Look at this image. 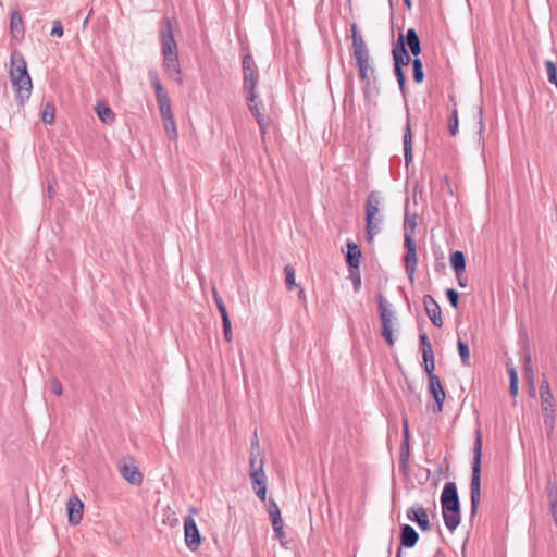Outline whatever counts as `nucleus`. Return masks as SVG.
<instances>
[{
    "label": "nucleus",
    "mask_w": 557,
    "mask_h": 557,
    "mask_svg": "<svg viewBox=\"0 0 557 557\" xmlns=\"http://www.w3.org/2000/svg\"><path fill=\"white\" fill-rule=\"evenodd\" d=\"M163 66L170 77L178 84L183 83L182 71L178 61L177 45L173 35V23L169 17H164L161 22L160 30Z\"/></svg>",
    "instance_id": "nucleus-1"
},
{
    "label": "nucleus",
    "mask_w": 557,
    "mask_h": 557,
    "mask_svg": "<svg viewBox=\"0 0 557 557\" xmlns=\"http://www.w3.org/2000/svg\"><path fill=\"white\" fill-rule=\"evenodd\" d=\"M9 77L15 90V98L20 106H24L32 95L33 84L27 72V64L23 54L14 50L11 53V67Z\"/></svg>",
    "instance_id": "nucleus-2"
},
{
    "label": "nucleus",
    "mask_w": 557,
    "mask_h": 557,
    "mask_svg": "<svg viewBox=\"0 0 557 557\" xmlns=\"http://www.w3.org/2000/svg\"><path fill=\"white\" fill-rule=\"evenodd\" d=\"M441 505L444 523L450 532H454L460 524V503L454 482H447L444 485Z\"/></svg>",
    "instance_id": "nucleus-3"
},
{
    "label": "nucleus",
    "mask_w": 557,
    "mask_h": 557,
    "mask_svg": "<svg viewBox=\"0 0 557 557\" xmlns=\"http://www.w3.org/2000/svg\"><path fill=\"white\" fill-rule=\"evenodd\" d=\"M481 456H482V435L481 431H476L475 441L473 444V462H472V476L470 483L471 491V513L475 515L480 498H481Z\"/></svg>",
    "instance_id": "nucleus-4"
},
{
    "label": "nucleus",
    "mask_w": 557,
    "mask_h": 557,
    "mask_svg": "<svg viewBox=\"0 0 557 557\" xmlns=\"http://www.w3.org/2000/svg\"><path fill=\"white\" fill-rule=\"evenodd\" d=\"M351 38H352V55L356 60V64L359 71V77L362 82H366L369 85V75L368 72L371 70L374 71L370 66V54L368 47L360 34L357 24L351 25Z\"/></svg>",
    "instance_id": "nucleus-5"
},
{
    "label": "nucleus",
    "mask_w": 557,
    "mask_h": 557,
    "mask_svg": "<svg viewBox=\"0 0 557 557\" xmlns=\"http://www.w3.org/2000/svg\"><path fill=\"white\" fill-rule=\"evenodd\" d=\"M381 193L372 190L366 200L364 212H366V236L367 240L371 243L375 235L381 232V227L377 222H374V215L380 214L381 207Z\"/></svg>",
    "instance_id": "nucleus-6"
},
{
    "label": "nucleus",
    "mask_w": 557,
    "mask_h": 557,
    "mask_svg": "<svg viewBox=\"0 0 557 557\" xmlns=\"http://www.w3.org/2000/svg\"><path fill=\"white\" fill-rule=\"evenodd\" d=\"M376 299L377 311L381 320V335L389 346H393L395 343L393 335V326L396 320L395 312L392 309V305L381 293L376 295Z\"/></svg>",
    "instance_id": "nucleus-7"
},
{
    "label": "nucleus",
    "mask_w": 557,
    "mask_h": 557,
    "mask_svg": "<svg viewBox=\"0 0 557 557\" xmlns=\"http://www.w3.org/2000/svg\"><path fill=\"white\" fill-rule=\"evenodd\" d=\"M243 87L246 94L256 92L259 83V70L250 53L243 57Z\"/></svg>",
    "instance_id": "nucleus-8"
},
{
    "label": "nucleus",
    "mask_w": 557,
    "mask_h": 557,
    "mask_svg": "<svg viewBox=\"0 0 557 557\" xmlns=\"http://www.w3.org/2000/svg\"><path fill=\"white\" fill-rule=\"evenodd\" d=\"M263 456L260 449L259 441L257 438V434L255 433V437L251 441V451L249 459V475L251 478L263 476Z\"/></svg>",
    "instance_id": "nucleus-9"
},
{
    "label": "nucleus",
    "mask_w": 557,
    "mask_h": 557,
    "mask_svg": "<svg viewBox=\"0 0 557 557\" xmlns=\"http://www.w3.org/2000/svg\"><path fill=\"white\" fill-rule=\"evenodd\" d=\"M184 536L186 546L196 552L201 544V535L195 519L190 516L184 519Z\"/></svg>",
    "instance_id": "nucleus-10"
},
{
    "label": "nucleus",
    "mask_w": 557,
    "mask_h": 557,
    "mask_svg": "<svg viewBox=\"0 0 557 557\" xmlns=\"http://www.w3.org/2000/svg\"><path fill=\"white\" fill-rule=\"evenodd\" d=\"M406 253L404 257L405 270L410 281H413V275L417 268V249L416 242L411 235H405Z\"/></svg>",
    "instance_id": "nucleus-11"
},
{
    "label": "nucleus",
    "mask_w": 557,
    "mask_h": 557,
    "mask_svg": "<svg viewBox=\"0 0 557 557\" xmlns=\"http://www.w3.org/2000/svg\"><path fill=\"white\" fill-rule=\"evenodd\" d=\"M246 98L251 114L257 120L261 133L264 134L269 126V117L261 113V109L263 108L262 102L257 100V92L247 94Z\"/></svg>",
    "instance_id": "nucleus-12"
},
{
    "label": "nucleus",
    "mask_w": 557,
    "mask_h": 557,
    "mask_svg": "<svg viewBox=\"0 0 557 557\" xmlns=\"http://www.w3.org/2000/svg\"><path fill=\"white\" fill-rule=\"evenodd\" d=\"M541 410L547 436L550 437L555 430V403L553 398L541 399Z\"/></svg>",
    "instance_id": "nucleus-13"
},
{
    "label": "nucleus",
    "mask_w": 557,
    "mask_h": 557,
    "mask_svg": "<svg viewBox=\"0 0 557 557\" xmlns=\"http://www.w3.org/2000/svg\"><path fill=\"white\" fill-rule=\"evenodd\" d=\"M121 475L133 485L143 483V474L132 459H124L120 466Z\"/></svg>",
    "instance_id": "nucleus-14"
},
{
    "label": "nucleus",
    "mask_w": 557,
    "mask_h": 557,
    "mask_svg": "<svg viewBox=\"0 0 557 557\" xmlns=\"http://www.w3.org/2000/svg\"><path fill=\"white\" fill-rule=\"evenodd\" d=\"M423 305L425 312L431 320V322L437 326H443V319H442V312L441 308L437 304V301L431 296V295H424L423 297Z\"/></svg>",
    "instance_id": "nucleus-15"
},
{
    "label": "nucleus",
    "mask_w": 557,
    "mask_h": 557,
    "mask_svg": "<svg viewBox=\"0 0 557 557\" xmlns=\"http://www.w3.org/2000/svg\"><path fill=\"white\" fill-rule=\"evenodd\" d=\"M429 380V391L432 394L435 403L436 408L434 409L435 412H441L443 409V404L445 400V392L442 386L441 380L437 375H432V377Z\"/></svg>",
    "instance_id": "nucleus-16"
},
{
    "label": "nucleus",
    "mask_w": 557,
    "mask_h": 557,
    "mask_svg": "<svg viewBox=\"0 0 557 557\" xmlns=\"http://www.w3.org/2000/svg\"><path fill=\"white\" fill-rule=\"evenodd\" d=\"M394 65L404 67L407 66L411 60L405 44H404V35H399L397 44L394 46L392 50Z\"/></svg>",
    "instance_id": "nucleus-17"
},
{
    "label": "nucleus",
    "mask_w": 557,
    "mask_h": 557,
    "mask_svg": "<svg viewBox=\"0 0 557 557\" xmlns=\"http://www.w3.org/2000/svg\"><path fill=\"white\" fill-rule=\"evenodd\" d=\"M408 520L416 522L422 531L430 529V521L426 510L422 506L411 507L407 510Z\"/></svg>",
    "instance_id": "nucleus-18"
},
{
    "label": "nucleus",
    "mask_w": 557,
    "mask_h": 557,
    "mask_svg": "<svg viewBox=\"0 0 557 557\" xmlns=\"http://www.w3.org/2000/svg\"><path fill=\"white\" fill-rule=\"evenodd\" d=\"M83 503L77 497H72L66 503L69 522L78 524L83 518Z\"/></svg>",
    "instance_id": "nucleus-19"
},
{
    "label": "nucleus",
    "mask_w": 557,
    "mask_h": 557,
    "mask_svg": "<svg viewBox=\"0 0 557 557\" xmlns=\"http://www.w3.org/2000/svg\"><path fill=\"white\" fill-rule=\"evenodd\" d=\"M10 33L12 37L16 40H22L24 38L25 29L23 25V18L17 10H14L11 13Z\"/></svg>",
    "instance_id": "nucleus-20"
},
{
    "label": "nucleus",
    "mask_w": 557,
    "mask_h": 557,
    "mask_svg": "<svg viewBox=\"0 0 557 557\" xmlns=\"http://www.w3.org/2000/svg\"><path fill=\"white\" fill-rule=\"evenodd\" d=\"M403 432H404V442L401 444L400 448V456H399V466L403 471H407L408 463H409V432H408V422L406 419L403 421Z\"/></svg>",
    "instance_id": "nucleus-21"
},
{
    "label": "nucleus",
    "mask_w": 557,
    "mask_h": 557,
    "mask_svg": "<svg viewBox=\"0 0 557 557\" xmlns=\"http://www.w3.org/2000/svg\"><path fill=\"white\" fill-rule=\"evenodd\" d=\"M419 540L418 532L410 525L404 524L400 528V544L404 547H413Z\"/></svg>",
    "instance_id": "nucleus-22"
},
{
    "label": "nucleus",
    "mask_w": 557,
    "mask_h": 557,
    "mask_svg": "<svg viewBox=\"0 0 557 557\" xmlns=\"http://www.w3.org/2000/svg\"><path fill=\"white\" fill-rule=\"evenodd\" d=\"M404 44L405 46H408L414 57L421 53V44L416 29H407L406 35L404 36Z\"/></svg>",
    "instance_id": "nucleus-23"
},
{
    "label": "nucleus",
    "mask_w": 557,
    "mask_h": 557,
    "mask_svg": "<svg viewBox=\"0 0 557 557\" xmlns=\"http://www.w3.org/2000/svg\"><path fill=\"white\" fill-rule=\"evenodd\" d=\"M361 251L354 242L347 243L346 262L350 269H358L360 264Z\"/></svg>",
    "instance_id": "nucleus-24"
},
{
    "label": "nucleus",
    "mask_w": 557,
    "mask_h": 557,
    "mask_svg": "<svg viewBox=\"0 0 557 557\" xmlns=\"http://www.w3.org/2000/svg\"><path fill=\"white\" fill-rule=\"evenodd\" d=\"M95 111L98 115V117L103 122L104 124L111 125L115 121V114L110 109V107L104 102H98L95 106Z\"/></svg>",
    "instance_id": "nucleus-25"
},
{
    "label": "nucleus",
    "mask_w": 557,
    "mask_h": 557,
    "mask_svg": "<svg viewBox=\"0 0 557 557\" xmlns=\"http://www.w3.org/2000/svg\"><path fill=\"white\" fill-rule=\"evenodd\" d=\"M404 152L405 162L408 165L412 161V134L409 120L407 121L405 133H404Z\"/></svg>",
    "instance_id": "nucleus-26"
},
{
    "label": "nucleus",
    "mask_w": 557,
    "mask_h": 557,
    "mask_svg": "<svg viewBox=\"0 0 557 557\" xmlns=\"http://www.w3.org/2000/svg\"><path fill=\"white\" fill-rule=\"evenodd\" d=\"M450 265L454 269L457 277L466 270V259L461 251L457 250L450 255Z\"/></svg>",
    "instance_id": "nucleus-27"
},
{
    "label": "nucleus",
    "mask_w": 557,
    "mask_h": 557,
    "mask_svg": "<svg viewBox=\"0 0 557 557\" xmlns=\"http://www.w3.org/2000/svg\"><path fill=\"white\" fill-rule=\"evenodd\" d=\"M252 488L260 500H265L267 497V480L265 474L263 476L251 478Z\"/></svg>",
    "instance_id": "nucleus-28"
},
{
    "label": "nucleus",
    "mask_w": 557,
    "mask_h": 557,
    "mask_svg": "<svg viewBox=\"0 0 557 557\" xmlns=\"http://www.w3.org/2000/svg\"><path fill=\"white\" fill-rule=\"evenodd\" d=\"M156 97H157V102H158V106L160 109L161 117L173 115L172 109H171V100H170L168 92L158 95Z\"/></svg>",
    "instance_id": "nucleus-29"
},
{
    "label": "nucleus",
    "mask_w": 557,
    "mask_h": 557,
    "mask_svg": "<svg viewBox=\"0 0 557 557\" xmlns=\"http://www.w3.org/2000/svg\"><path fill=\"white\" fill-rule=\"evenodd\" d=\"M164 131L168 137L171 140H175L177 138V128L176 123L173 115L162 117Z\"/></svg>",
    "instance_id": "nucleus-30"
},
{
    "label": "nucleus",
    "mask_w": 557,
    "mask_h": 557,
    "mask_svg": "<svg viewBox=\"0 0 557 557\" xmlns=\"http://www.w3.org/2000/svg\"><path fill=\"white\" fill-rule=\"evenodd\" d=\"M149 81L151 85L154 87L156 96L165 94V89L161 84L160 76L157 70H149L148 72Z\"/></svg>",
    "instance_id": "nucleus-31"
},
{
    "label": "nucleus",
    "mask_w": 557,
    "mask_h": 557,
    "mask_svg": "<svg viewBox=\"0 0 557 557\" xmlns=\"http://www.w3.org/2000/svg\"><path fill=\"white\" fill-rule=\"evenodd\" d=\"M413 81L417 84H421L424 79V72L422 61L419 58L412 60Z\"/></svg>",
    "instance_id": "nucleus-32"
},
{
    "label": "nucleus",
    "mask_w": 557,
    "mask_h": 557,
    "mask_svg": "<svg viewBox=\"0 0 557 557\" xmlns=\"http://www.w3.org/2000/svg\"><path fill=\"white\" fill-rule=\"evenodd\" d=\"M458 352L460 355L461 361L463 366L470 364V349L467 343L461 339L457 342Z\"/></svg>",
    "instance_id": "nucleus-33"
},
{
    "label": "nucleus",
    "mask_w": 557,
    "mask_h": 557,
    "mask_svg": "<svg viewBox=\"0 0 557 557\" xmlns=\"http://www.w3.org/2000/svg\"><path fill=\"white\" fill-rule=\"evenodd\" d=\"M41 120L45 124H52L54 121V106L47 102L41 112Z\"/></svg>",
    "instance_id": "nucleus-34"
},
{
    "label": "nucleus",
    "mask_w": 557,
    "mask_h": 557,
    "mask_svg": "<svg viewBox=\"0 0 557 557\" xmlns=\"http://www.w3.org/2000/svg\"><path fill=\"white\" fill-rule=\"evenodd\" d=\"M546 495L552 509L557 506V486L555 483L548 482L546 487Z\"/></svg>",
    "instance_id": "nucleus-35"
},
{
    "label": "nucleus",
    "mask_w": 557,
    "mask_h": 557,
    "mask_svg": "<svg viewBox=\"0 0 557 557\" xmlns=\"http://www.w3.org/2000/svg\"><path fill=\"white\" fill-rule=\"evenodd\" d=\"M284 273L287 288L290 290L294 287H297L295 282V269L290 264H287L284 267Z\"/></svg>",
    "instance_id": "nucleus-36"
},
{
    "label": "nucleus",
    "mask_w": 557,
    "mask_h": 557,
    "mask_svg": "<svg viewBox=\"0 0 557 557\" xmlns=\"http://www.w3.org/2000/svg\"><path fill=\"white\" fill-rule=\"evenodd\" d=\"M545 67H546V72H547L548 82L550 84H554L556 86V89H557V67H556V64L553 61L547 60L545 62Z\"/></svg>",
    "instance_id": "nucleus-37"
},
{
    "label": "nucleus",
    "mask_w": 557,
    "mask_h": 557,
    "mask_svg": "<svg viewBox=\"0 0 557 557\" xmlns=\"http://www.w3.org/2000/svg\"><path fill=\"white\" fill-rule=\"evenodd\" d=\"M524 362H525V376H527L528 382L532 385V393L534 394L535 393V388L533 385L534 374H533L532 361H531L530 355L525 356Z\"/></svg>",
    "instance_id": "nucleus-38"
},
{
    "label": "nucleus",
    "mask_w": 557,
    "mask_h": 557,
    "mask_svg": "<svg viewBox=\"0 0 557 557\" xmlns=\"http://www.w3.org/2000/svg\"><path fill=\"white\" fill-rule=\"evenodd\" d=\"M394 74L397 78L400 91L403 92V95H405L406 76H405L403 67L394 65Z\"/></svg>",
    "instance_id": "nucleus-39"
},
{
    "label": "nucleus",
    "mask_w": 557,
    "mask_h": 557,
    "mask_svg": "<svg viewBox=\"0 0 557 557\" xmlns=\"http://www.w3.org/2000/svg\"><path fill=\"white\" fill-rule=\"evenodd\" d=\"M540 396H541V399H545V398H553V393L550 391V386H549V383L547 380H542L541 384H540Z\"/></svg>",
    "instance_id": "nucleus-40"
},
{
    "label": "nucleus",
    "mask_w": 557,
    "mask_h": 557,
    "mask_svg": "<svg viewBox=\"0 0 557 557\" xmlns=\"http://www.w3.org/2000/svg\"><path fill=\"white\" fill-rule=\"evenodd\" d=\"M446 297H447L449 304L451 305V307L457 309L458 305H459V294H458V292L456 289H454V288H448V289H446Z\"/></svg>",
    "instance_id": "nucleus-41"
},
{
    "label": "nucleus",
    "mask_w": 557,
    "mask_h": 557,
    "mask_svg": "<svg viewBox=\"0 0 557 557\" xmlns=\"http://www.w3.org/2000/svg\"><path fill=\"white\" fill-rule=\"evenodd\" d=\"M448 129L451 136H455L458 132V115L456 109L453 111V114L448 120Z\"/></svg>",
    "instance_id": "nucleus-42"
},
{
    "label": "nucleus",
    "mask_w": 557,
    "mask_h": 557,
    "mask_svg": "<svg viewBox=\"0 0 557 557\" xmlns=\"http://www.w3.org/2000/svg\"><path fill=\"white\" fill-rule=\"evenodd\" d=\"M49 388L57 396H61L63 393L61 382L55 377L49 380Z\"/></svg>",
    "instance_id": "nucleus-43"
},
{
    "label": "nucleus",
    "mask_w": 557,
    "mask_h": 557,
    "mask_svg": "<svg viewBox=\"0 0 557 557\" xmlns=\"http://www.w3.org/2000/svg\"><path fill=\"white\" fill-rule=\"evenodd\" d=\"M424 361V370L428 374V379L432 377L434 374L435 363H434V355H432L431 359L428 357H423Z\"/></svg>",
    "instance_id": "nucleus-44"
},
{
    "label": "nucleus",
    "mask_w": 557,
    "mask_h": 557,
    "mask_svg": "<svg viewBox=\"0 0 557 557\" xmlns=\"http://www.w3.org/2000/svg\"><path fill=\"white\" fill-rule=\"evenodd\" d=\"M269 516H270L271 520L276 517H281V510H280L277 504L273 499L270 500Z\"/></svg>",
    "instance_id": "nucleus-45"
},
{
    "label": "nucleus",
    "mask_w": 557,
    "mask_h": 557,
    "mask_svg": "<svg viewBox=\"0 0 557 557\" xmlns=\"http://www.w3.org/2000/svg\"><path fill=\"white\" fill-rule=\"evenodd\" d=\"M222 324H223V332H224L225 341L230 343V342H232V338H233L231 320L223 321Z\"/></svg>",
    "instance_id": "nucleus-46"
},
{
    "label": "nucleus",
    "mask_w": 557,
    "mask_h": 557,
    "mask_svg": "<svg viewBox=\"0 0 557 557\" xmlns=\"http://www.w3.org/2000/svg\"><path fill=\"white\" fill-rule=\"evenodd\" d=\"M51 36L61 37L63 36V26L60 21H54L50 33Z\"/></svg>",
    "instance_id": "nucleus-47"
},
{
    "label": "nucleus",
    "mask_w": 557,
    "mask_h": 557,
    "mask_svg": "<svg viewBox=\"0 0 557 557\" xmlns=\"http://www.w3.org/2000/svg\"><path fill=\"white\" fill-rule=\"evenodd\" d=\"M416 219H417L416 214L409 215L408 213H406V215H405V227H410L411 230H414L416 226H417Z\"/></svg>",
    "instance_id": "nucleus-48"
},
{
    "label": "nucleus",
    "mask_w": 557,
    "mask_h": 557,
    "mask_svg": "<svg viewBox=\"0 0 557 557\" xmlns=\"http://www.w3.org/2000/svg\"><path fill=\"white\" fill-rule=\"evenodd\" d=\"M421 351H422V357H425V358L429 357L431 359L432 355H434V354H433L432 345H431L430 341L428 343L421 345Z\"/></svg>",
    "instance_id": "nucleus-49"
},
{
    "label": "nucleus",
    "mask_w": 557,
    "mask_h": 557,
    "mask_svg": "<svg viewBox=\"0 0 557 557\" xmlns=\"http://www.w3.org/2000/svg\"><path fill=\"white\" fill-rule=\"evenodd\" d=\"M218 307V310L221 314V318H222V322L223 321H226V320H230V317H228V313H227V309L225 307V305H220V306H216Z\"/></svg>",
    "instance_id": "nucleus-50"
},
{
    "label": "nucleus",
    "mask_w": 557,
    "mask_h": 557,
    "mask_svg": "<svg viewBox=\"0 0 557 557\" xmlns=\"http://www.w3.org/2000/svg\"><path fill=\"white\" fill-rule=\"evenodd\" d=\"M508 374L510 382H518V374L513 367H508Z\"/></svg>",
    "instance_id": "nucleus-51"
},
{
    "label": "nucleus",
    "mask_w": 557,
    "mask_h": 557,
    "mask_svg": "<svg viewBox=\"0 0 557 557\" xmlns=\"http://www.w3.org/2000/svg\"><path fill=\"white\" fill-rule=\"evenodd\" d=\"M508 374L510 382H518V374L513 367H508Z\"/></svg>",
    "instance_id": "nucleus-52"
},
{
    "label": "nucleus",
    "mask_w": 557,
    "mask_h": 557,
    "mask_svg": "<svg viewBox=\"0 0 557 557\" xmlns=\"http://www.w3.org/2000/svg\"><path fill=\"white\" fill-rule=\"evenodd\" d=\"M509 392L512 397H516L518 394V382L509 383Z\"/></svg>",
    "instance_id": "nucleus-53"
},
{
    "label": "nucleus",
    "mask_w": 557,
    "mask_h": 557,
    "mask_svg": "<svg viewBox=\"0 0 557 557\" xmlns=\"http://www.w3.org/2000/svg\"><path fill=\"white\" fill-rule=\"evenodd\" d=\"M271 521H272L273 528H281V529H283L284 523H283V520H282L281 517H276V518L272 519Z\"/></svg>",
    "instance_id": "nucleus-54"
},
{
    "label": "nucleus",
    "mask_w": 557,
    "mask_h": 557,
    "mask_svg": "<svg viewBox=\"0 0 557 557\" xmlns=\"http://www.w3.org/2000/svg\"><path fill=\"white\" fill-rule=\"evenodd\" d=\"M213 298L216 306L223 305V299L219 296L218 292L213 288Z\"/></svg>",
    "instance_id": "nucleus-55"
},
{
    "label": "nucleus",
    "mask_w": 557,
    "mask_h": 557,
    "mask_svg": "<svg viewBox=\"0 0 557 557\" xmlns=\"http://www.w3.org/2000/svg\"><path fill=\"white\" fill-rule=\"evenodd\" d=\"M273 531L275 532L276 536L281 540L285 536V533L281 528H273Z\"/></svg>",
    "instance_id": "nucleus-56"
},
{
    "label": "nucleus",
    "mask_w": 557,
    "mask_h": 557,
    "mask_svg": "<svg viewBox=\"0 0 557 557\" xmlns=\"http://www.w3.org/2000/svg\"><path fill=\"white\" fill-rule=\"evenodd\" d=\"M273 531L275 532L276 536L281 540L285 536V533L281 528H273Z\"/></svg>",
    "instance_id": "nucleus-57"
},
{
    "label": "nucleus",
    "mask_w": 557,
    "mask_h": 557,
    "mask_svg": "<svg viewBox=\"0 0 557 557\" xmlns=\"http://www.w3.org/2000/svg\"><path fill=\"white\" fill-rule=\"evenodd\" d=\"M419 339H420V346H421L422 344H425V343H428V342L430 341V339H429V337H428V335H426L425 333L420 334V335H419Z\"/></svg>",
    "instance_id": "nucleus-58"
},
{
    "label": "nucleus",
    "mask_w": 557,
    "mask_h": 557,
    "mask_svg": "<svg viewBox=\"0 0 557 557\" xmlns=\"http://www.w3.org/2000/svg\"><path fill=\"white\" fill-rule=\"evenodd\" d=\"M360 284H361L360 276H358V277L354 281V288H355V290H358V289H359Z\"/></svg>",
    "instance_id": "nucleus-59"
},
{
    "label": "nucleus",
    "mask_w": 557,
    "mask_h": 557,
    "mask_svg": "<svg viewBox=\"0 0 557 557\" xmlns=\"http://www.w3.org/2000/svg\"><path fill=\"white\" fill-rule=\"evenodd\" d=\"M550 512L553 515L555 522L557 523V506L554 509L550 508Z\"/></svg>",
    "instance_id": "nucleus-60"
},
{
    "label": "nucleus",
    "mask_w": 557,
    "mask_h": 557,
    "mask_svg": "<svg viewBox=\"0 0 557 557\" xmlns=\"http://www.w3.org/2000/svg\"><path fill=\"white\" fill-rule=\"evenodd\" d=\"M382 221H383V218L381 214L374 215V222H377L380 227H381Z\"/></svg>",
    "instance_id": "nucleus-61"
},
{
    "label": "nucleus",
    "mask_w": 557,
    "mask_h": 557,
    "mask_svg": "<svg viewBox=\"0 0 557 557\" xmlns=\"http://www.w3.org/2000/svg\"><path fill=\"white\" fill-rule=\"evenodd\" d=\"M404 3H405V5H406L408 9H410V8H411V5H412V1H411V0H404Z\"/></svg>",
    "instance_id": "nucleus-62"
},
{
    "label": "nucleus",
    "mask_w": 557,
    "mask_h": 557,
    "mask_svg": "<svg viewBox=\"0 0 557 557\" xmlns=\"http://www.w3.org/2000/svg\"><path fill=\"white\" fill-rule=\"evenodd\" d=\"M458 281H459V285H460L461 287H465V286H466V282H463V280H461V274H459Z\"/></svg>",
    "instance_id": "nucleus-63"
},
{
    "label": "nucleus",
    "mask_w": 557,
    "mask_h": 557,
    "mask_svg": "<svg viewBox=\"0 0 557 557\" xmlns=\"http://www.w3.org/2000/svg\"><path fill=\"white\" fill-rule=\"evenodd\" d=\"M299 298L305 299V292H304V289L299 290Z\"/></svg>",
    "instance_id": "nucleus-64"
}]
</instances>
